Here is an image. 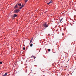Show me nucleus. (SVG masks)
Returning a JSON list of instances; mask_svg holds the SVG:
<instances>
[{"label": "nucleus", "instance_id": "obj_1", "mask_svg": "<svg viewBox=\"0 0 76 76\" xmlns=\"http://www.w3.org/2000/svg\"><path fill=\"white\" fill-rule=\"evenodd\" d=\"M43 25L45 28H48V24L47 23V22H45V23L43 24Z\"/></svg>", "mask_w": 76, "mask_h": 76}, {"label": "nucleus", "instance_id": "obj_2", "mask_svg": "<svg viewBox=\"0 0 76 76\" xmlns=\"http://www.w3.org/2000/svg\"><path fill=\"white\" fill-rule=\"evenodd\" d=\"M20 12V10L19 9H16L14 11V13H18V12Z\"/></svg>", "mask_w": 76, "mask_h": 76}, {"label": "nucleus", "instance_id": "obj_3", "mask_svg": "<svg viewBox=\"0 0 76 76\" xmlns=\"http://www.w3.org/2000/svg\"><path fill=\"white\" fill-rule=\"evenodd\" d=\"M32 57H34V58H32V60H34V61H35V59L36 58V57L34 56H31V57H30V58H32Z\"/></svg>", "mask_w": 76, "mask_h": 76}, {"label": "nucleus", "instance_id": "obj_4", "mask_svg": "<svg viewBox=\"0 0 76 76\" xmlns=\"http://www.w3.org/2000/svg\"><path fill=\"white\" fill-rule=\"evenodd\" d=\"M32 58H33L30 59V60L29 61H31V62H34V60H32Z\"/></svg>", "mask_w": 76, "mask_h": 76}, {"label": "nucleus", "instance_id": "obj_5", "mask_svg": "<svg viewBox=\"0 0 76 76\" xmlns=\"http://www.w3.org/2000/svg\"><path fill=\"white\" fill-rule=\"evenodd\" d=\"M18 7V5H16L14 7V9H17V8Z\"/></svg>", "mask_w": 76, "mask_h": 76}, {"label": "nucleus", "instance_id": "obj_6", "mask_svg": "<svg viewBox=\"0 0 76 76\" xmlns=\"http://www.w3.org/2000/svg\"><path fill=\"white\" fill-rule=\"evenodd\" d=\"M32 40H33V38L31 39L30 40V44H31V42H32Z\"/></svg>", "mask_w": 76, "mask_h": 76}, {"label": "nucleus", "instance_id": "obj_7", "mask_svg": "<svg viewBox=\"0 0 76 76\" xmlns=\"http://www.w3.org/2000/svg\"><path fill=\"white\" fill-rule=\"evenodd\" d=\"M18 5H19V6L20 7V6H22V4H18Z\"/></svg>", "mask_w": 76, "mask_h": 76}, {"label": "nucleus", "instance_id": "obj_8", "mask_svg": "<svg viewBox=\"0 0 76 76\" xmlns=\"http://www.w3.org/2000/svg\"><path fill=\"white\" fill-rule=\"evenodd\" d=\"M7 73L6 72L4 75H3V76H6L7 75Z\"/></svg>", "mask_w": 76, "mask_h": 76}, {"label": "nucleus", "instance_id": "obj_9", "mask_svg": "<svg viewBox=\"0 0 76 76\" xmlns=\"http://www.w3.org/2000/svg\"><path fill=\"white\" fill-rule=\"evenodd\" d=\"M17 16V15L16 14H14L13 16L14 18H15V17H16Z\"/></svg>", "mask_w": 76, "mask_h": 76}, {"label": "nucleus", "instance_id": "obj_10", "mask_svg": "<svg viewBox=\"0 0 76 76\" xmlns=\"http://www.w3.org/2000/svg\"><path fill=\"white\" fill-rule=\"evenodd\" d=\"M52 2H53L52 1H50V2H49V3H48V4H50V3H52Z\"/></svg>", "mask_w": 76, "mask_h": 76}, {"label": "nucleus", "instance_id": "obj_11", "mask_svg": "<svg viewBox=\"0 0 76 76\" xmlns=\"http://www.w3.org/2000/svg\"><path fill=\"white\" fill-rule=\"evenodd\" d=\"M32 46H33V44H32V43H31L30 45V46L31 47Z\"/></svg>", "mask_w": 76, "mask_h": 76}, {"label": "nucleus", "instance_id": "obj_12", "mask_svg": "<svg viewBox=\"0 0 76 76\" xmlns=\"http://www.w3.org/2000/svg\"><path fill=\"white\" fill-rule=\"evenodd\" d=\"M48 52H50L51 51V50L50 49H48Z\"/></svg>", "mask_w": 76, "mask_h": 76}, {"label": "nucleus", "instance_id": "obj_13", "mask_svg": "<svg viewBox=\"0 0 76 76\" xmlns=\"http://www.w3.org/2000/svg\"><path fill=\"white\" fill-rule=\"evenodd\" d=\"M28 0H25V3H26V2H27V1H28Z\"/></svg>", "mask_w": 76, "mask_h": 76}, {"label": "nucleus", "instance_id": "obj_14", "mask_svg": "<svg viewBox=\"0 0 76 76\" xmlns=\"http://www.w3.org/2000/svg\"><path fill=\"white\" fill-rule=\"evenodd\" d=\"M63 18L61 19V20L60 21V22H61V20H63Z\"/></svg>", "mask_w": 76, "mask_h": 76}, {"label": "nucleus", "instance_id": "obj_15", "mask_svg": "<svg viewBox=\"0 0 76 76\" xmlns=\"http://www.w3.org/2000/svg\"><path fill=\"white\" fill-rule=\"evenodd\" d=\"M22 7H19V9H22Z\"/></svg>", "mask_w": 76, "mask_h": 76}, {"label": "nucleus", "instance_id": "obj_16", "mask_svg": "<svg viewBox=\"0 0 76 76\" xmlns=\"http://www.w3.org/2000/svg\"><path fill=\"white\" fill-rule=\"evenodd\" d=\"M23 50H25V48H23Z\"/></svg>", "mask_w": 76, "mask_h": 76}, {"label": "nucleus", "instance_id": "obj_17", "mask_svg": "<svg viewBox=\"0 0 76 76\" xmlns=\"http://www.w3.org/2000/svg\"><path fill=\"white\" fill-rule=\"evenodd\" d=\"M2 62H0V64H2Z\"/></svg>", "mask_w": 76, "mask_h": 76}, {"label": "nucleus", "instance_id": "obj_18", "mask_svg": "<svg viewBox=\"0 0 76 76\" xmlns=\"http://www.w3.org/2000/svg\"><path fill=\"white\" fill-rule=\"evenodd\" d=\"M47 12H48V11H45V12H44V13H47Z\"/></svg>", "mask_w": 76, "mask_h": 76}, {"label": "nucleus", "instance_id": "obj_19", "mask_svg": "<svg viewBox=\"0 0 76 76\" xmlns=\"http://www.w3.org/2000/svg\"><path fill=\"white\" fill-rule=\"evenodd\" d=\"M24 6V5H22V6H21V7H22H22H23Z\"/></svg>", "mask_w": 76, "mask_h": 76}, {"label": "nucleus", "instance_id": "obj_20", "mask_svg": "<svg viewBox=\"0 0 76 76\" xmlns=\"http://www.w3.org/2000/svg\"><path fill=\"white\" fill-rule=\"evenodd\" d=\"M39 50H41V48H40Z\"/></svg>", "mask_w": 76, "mask_h": 76}, {"label": "nucleus", "instance_id": "obj_21", "mask_svg": "<svg viewBox=\"0 0 76 76\" xmlns=\"http://www.w3.org/2000/svg\"><path fill=\"white\" fill-rule=\"evenodd\" d=\"M75 17H76V15H75V16H74V17L75 18Z\"/></svg>", "mask_w": 76, "mask_h": 76}, {"label": "nucleus", "instance_id": "obj_22", "mask_svg": "<svg viewBox=\"0 0 76 76\" xmlns=\"http://www.w3.org/2000/svg\"><path fill=\"white\" fill-rule=\"evenodd\" d=\"M65 44H66V45H67V44H66V43H65Z\"/></svg>", "mask_w": 76, "mask_h": 76}, {"label": "nucleus", "instance_id": "obj_23", "mask_svg": "<svg viewBox=\"0 0 76 76\" xmlns=\"http://www.w3.org/2000/svg\"><path fill=\"white\" fill-rule=\"evenodd\" d=\"M54 41H53V43H54Z\"/></svg>", "mask_w": 76, "mask_h": 76}, {"label": "nucleus", "instance_id": "obj_24", "mask_svg": "<svg viewBox=\"0 0 76 76\" xmlns=\"http://www.w3.org/2000/svg\"><path fill=\"white\" fill-rule=\"evenodd\" d=\"M63 35H64V34H63Z\"/></svg>", "mask_w": 76, "mask_h": 76}, {"label": "nucleus", "instance_id": "obj_25", "mask_svg": "<svg viewBox=\"0 0 76 76\" xmlns=\"http://www.w3.org/2000/svg\"><path fill=\"white\" fill-rule=\"evenodd\" d=\"M43 73H44L45 72V71H43Z\"/></svg>", "mask_w": 76, "mask_h": 76}, {"label": "nucleus", "instance_id": "obj_26", "mask_svg": "<svg viewBox=\"0 0 76 76\" xmlns=\"http://www.w3.org/2000/svg\"><path fill=\"white\" fill-rule=\"evenodd\" d=\"M40 51H41V50H39V52H40Z\"/></svg>", "mask_w": 76, "mask_h": 76}, {"label": "nucleus", "instance_id": "obj_27", "mask_svg": "<svg viewBox=\"0 0 76 76\" xmlns=\"http://www.w3.org/2000/svg\"><path fill=\"white\" fill-rule=\"evenodd\" d=\"M52 65H54V64H53Z\"/></svg>", "mask_w": 76, "mask_h": 76}, {"label": "nucleus", "instance_id": "obj_28", "mask_svg": "<svg viewBox=\"0 0 76 76\" xmlns=\"http://www.w3.org/2000/svg\"><path fill=\"white\" fill-rule=\"evenodd\" d=\"M47 52H46V53H45V54H47Z\"/></svg>", "mask_w": 76, "mask_h": 76}, {"label": "nucleus", "instance_id": "obj_29", "mask_svg": "<svg viewBox=\"0 0 76 76\" xmlns=\"http://www.w3.org/2000/svg\"><path fill=\"white\" fill-rule=\"evenodd\" d=\"M53 53H56V52H53Z\"/></svg>", "mask_w": 76, "mask_h": 76}, {"label": "nucleus", "instance_id": "obj_30", "mask_svg": "<svg viewBox=\"0 0 76 76\" xmlns=\"http://www.w3.org/2000/svg\"><path fill=\"white\" fill-rule=\"evenodd\" d=\"M16 5H17V6H18V4H17Z\"/></svg>", "mask_w": 76, "mask_h": 76}, {"label": "nucleus", "instance_id": "obj_31", "mask_svg": "<svg viewBox=\"0 0 76 76\" xmlns=\"http://www.w3.org/2000/svg\"><path fill=\"white\" fill-rule=\"evenodd\" d=\"M66 54H68V53H66Z\"/></svg>", "mask_w": 76, "mask_h": 76}, {"label": "nucleus", "instance_id": "obj_32", "mask_svg": "<svg viewBox=\"0 0 76 76\" xmlns=\"http://www.w3.org/2000/svg\"><path fill=\"white\" fill-rule=\"evenodd\" d=\"M45 50H46V49H45Z\"/></svg>", "mask_w": 76, "mask_h": 76}, {"label": "nucleus", "instance_id": "obj_33", "mask_svg": "<svg viewBox=\"0 0 76 76\" xmlns=\"http://www.w3.org/2000/svg\"><path fill=\"white\" fill-rule=\"evenodd\" d=\"M69 61V60L68 61Z\"/></svg>", "mask_w": 76, "mask_h": 76}, {"label": "nucleus", "instance_id": "obj_34", "mask_svg": "<svg viewBox=\"0 0 76 76\" xmlns=\"http://www.w3.org/2000/svg\"><path fill=\"white\" fill-rule=\"evenodd\" d=\"M72 43H73V42H72Z\"/></svg>", "mask_w": 76, "mask_h": 76}, {"label": "nucleus", "instance_id": "obj_35", "mask_svg": "<svg viewBox=\"0 0 76 76\" xmlns=\"http://www.w3.org/2000/svg\"><path fill=\"white\" fill-rule=\"evenodd\" d=\"M27 71L26 72V73Z\"/></svg>", "mask_w": 76, "mask_h": 76}, {"label": "nucleus", "instance_id": "obj_36", "mask_svg": "<svg viewBox=\"0 0 76 76\" xmlns=\"http://www.w3.org/2000/svg\"><path fill=\"white\" fill-rule=\"evenodd\" d=\"M71 45H72V44H71Z\"/></svg>", "mask_w": 76, "mask_h": 76}]
</instances>
